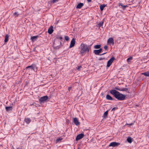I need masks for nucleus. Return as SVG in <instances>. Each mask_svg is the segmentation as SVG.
Masks as SVG:
<instances>
[{
    "instance_id": "nucleus-36",
    "label": "nucleus",
    "mask_w": 149,
    "mask_h": 149,
    "mask_svg": "<svg viewBox=\"0 0 149 149\" xmlns=\"http://www.w3.org/2000/svg\"><path fill=\"white\" fill-rule=\"evenodd\" d=\"M58 0H53L52 1V2L53 3H54L57 1Z\"/></svg>"
},
{
    "instance_id": "nucleus-44",
    "label": "nucleus",
    "mask_w": 149,
    "mask_h": 149,
    "mask_svg": "<svg viewBox=\"0 0 149 149\" xmlns=\"http://www.w3.org/2000/svg\"><path fill=\"white\" fill-rule=\"evenodd\" d=\"M50 76H51V77H52V74H51V75Z\"/></svg>"
},
{
    "instance_id": "nucleus-40",
    "label": "nucleus",
    "mask_w": 149,
    "mask_h": 149,
    "mask_svg": "<svg viewBox=\"0 0 149 149\" xmlns=\"http://www.w3.org/2000/svg\"><path fill=\"white\" fill-rule=\"evenodd\" d=\"M72 87H69V88H68V90L70 91V90L72 88Z\"/></svg>"
},
{
    "instance_id": "nucleus-9",
    "label": "nucleus",
    "mask_w": 149,
    "mask_h": 149,
    "mask_svg": "<svg viewBox=\"0 0 149 149\" xmlns=\"http://www.w3.org/2000/svg\"><path fill=\"white\" fill-rule=\"evenodd\" d=\"M102 50V49L100 48L99 49L94 50L93 52L95 54L99 55V54L101 52Z\"/></svg>"
},
{
    "instance_id": "nucleus-5",
    "label": "nucleus",
    "mask_w": 149,
    "mask_h": 149,
    "mask_svg": "<svg viewBox=\"0 0 149 149\" xmlns=\"http://www.w3.org/2000/svg\"><path fill=\"white\" fill-rule=\"evenodd\" d=\"M115 60V58L114 57H112L107 62V67H109L112 64L113 62Z\"/></svg>"
},
{
    "instance_id": "nucleus-6",
    "label": "nucleus",
    "mask_w": 149,
    "mask_h": 149,
    "mask_svg": "<svg viewBox=\"0 0 149 149\" xmlns=\"http://www.w3.org/2000/svg\"><path fill=\"white\" fill-rule=\"evenodd\" d=\"M84 134L81 133L78 135L75 139L76 141H78L80 139H82L84 136Z\"/></svg>"
},
{
    "instance_id": "nucleus-20",
    "label": "nucleus",
    "mask_w": 149,
    "mask_h": 149,
    "mask_svg": "<svg viewBox=\"0 0 149 149\" xmlns=\"http://www.w3.org/2000/svg\"><path fill=\"white\" fill-rule=\"evenodd\" d=\"M121 91H125L129 93V89L127 88H121Z\"/></svg>"
},
{
    "instance_id": "nucleus-14",
    "label": "nucleus",
    "mask_w": 149,
    "mask_h": 149,
    "mask_svg": "<svg viewBox=\"0 0 149 149\" xmlns=\"http://www.w3.org/2000/svg\"><path fill=\"white\" fill-rule=\"evenodd\" d=\"M39 37L38 36H31V39L33 41L36 40Z\"/></svg>"
},
{
    "instance_id": "nucleus-32",
    "label": "nucleus",
    "mask_w": 149,
    "mask_h": 149,
    "mask_svg": "<svg viewBox=\"0 0 149 149\" xmlns=\"http://www.w3.org/2000/svg\"><path fill=\"white\" fill-rule=\"evenodd\" d=\"M104 48L106 50H108V47L107 45H105L104 46Z\"/></svg>"
},
{
    "instance_id": "nucleus-28",
    "label": "nucleus",
    "mask_w": 149,
    "mask_h": 149,
    "mask_svg": "<svg viewBox=\"0 0 149 149\" xmlns=\"http://www.w3.org/2000/svg\"><path fill=\"white\" fill-rule=\"evenodd\" d=\"M63 139L61 138H59L58 139H57L56 141V143H57L58 142H60Z\"/></svg>"
},
{
    "instance_id": "nucleus-24",
    "label": "nucleus",
    "mask_w": 149,
    "mask_h": 149,
    "mask_svg": "<svg viewBox=\"0 0 149 149\" xmlns=\"http://www.w3.org/2000/svg\"><path fill=\"white\" fill-rule=\"evenodd\" d=\"M141 74L142 75H143L145 76L146 77H149V72H145L142 73H141Z\"/></svg>"
},
{
    "instance_id": "nucleus-42",
    "label": "nucleus",
    "mask_w": 149,
    "mask_h": 149,
    "mask_svg": "<svg viewBox=\"0 0 149 149\" xmlns=\"http://www.w3.org/2000/svg\"><path fill=\"white\" fill-rule=\"evenodd\" d=\"M17 149H24L22 148L21 147H19L17 148Z\"/></svg>"
},
{
    "instance_id": "nucleus-39",
    "label": "nucleus",
    "mask_w": 149,
    "mask_h": 149,
    "mask_svg": "<svg viewBox=\"0 0 149 149\" xmlns=\"http://www.w3.org/2000/svg\"><path fill=\"white\" fill-rule=\"evenodd\" d=\"M107 53V52H105V53L104 52V53H103V54H100V55H104V54H106V53Z\"/></svg>"
},
{
    "instance_id": "nucleus-34",
    "label": "nucleus",
    "mask_w": 149,
    "mask_h": 149,
    "mask_svg": "<svg viewBox=\"0 0 149 149\" xmlns=\"http://www.w3.org/2000/svg\"><path fill=\"white\" fill-rule=\"evenodd\" d=\"M82 68V67L81 66H79L78 67V68H77V70H78V71H80V69Z\"/></svg>"
},
{
    "instance_id": "nucleus-17",
    "label": "nucleus",
    "mask_w": 149,
    "mask_h": 149,
    "mask_svg": "<svg viewBox=\"0 0 149 149\" xmlns=\"http://www.w3.org/2000/svg\"><path fill=\"white\" fill-rule=\"evenodd\" d=\"M106 98L107 100H113V99L109 95L107 94L106 95Z\"/></svg>"
},
{
    "instance_id": "nucleus-27",
    "label": "nucleus",
    "mask_w": 149,
    "mask_h": 149,
    "mask_svg": "<svg viewBox=\"0 0 149 149\" xmlns=\"http://www.w3.org/2000/svg\"><path fill=\"white\" fill-rule=\"evenodd\" d=\"M101 47V45H95L94 46V48L95 49H100Z\"/></svg>"
},
{
    "instance_id": "nucleus-4",
    "label": "nucleus",
    "mask_w": 149,
    "mask_h": 149,
    "mask_svg": "<svg viewBox=\"0 0 149 149\" xmlns=\"http://www.w3.org/2000/svg\"><path fill=\"white\" fill-rule=\"evenodd\" d=\"M48 99V97L47 95H45L43 97H41L39 99V101L40 103L41 104L42 103H44L47 101V100Z\"/></svg>"
},
{
    "instance_id": "nucleus-29",
    "label": "nucleus",
    "mask_w": 149,
    "mask_h": 149,
    "mask_svg": "<svg viewBox=\"0 0 149 149\" xmlns=\"http://www.w3.org/2000/svg\"><path fill=\"white\" fill-rule=\"evenodd\" d=\"M14 16L15 15V17H17L19 15V14L18 12H16L13 14Z\"/></svg>"
},
{
    "instance_id": "nucleus-30",
    "label": "nucleus",
    "mask_w": 149,
    "mask_h": 149,
    "mask_svg": "<svg viewBox=\"0 0 149 149\" xmlns=\"http://www.w3.org/2000/svg\"><path fill=\"white\" fill-rule=\"evenodd\" d=\"M132 59V57H130L128 58L127 60V62H129Z\"/></svg>"
},
{
    "instance_id": "nucleus-10",
    "label": "nucleus",
    "mask_w": 149,
    "mask_h": 149,
    "mask_svg": "<svg viewBox=\"0 0 149 149\" xmlns=\"http://www.w3.org/2000/svg\"><path fill=\"white\" fill-rule=\"evenodd\" d=\"M53 27L52 26H51L48 30V32L49 34H51L53 33Z\"/></svg>"
},
{
    "instance_id": "nucleus-41",
    "label": "nucleus",
    "mask_w": 149,
    "mask_h": 149,
    "mask_svg": "<svg viewBox=\"0 0 149 149\" xmlns=\"http://www.w3.org/2000/svg\"><path fill=\"white\" fill-rule=\"evenodd\" d=\"M87 1L88 2H90L91 1V0H87Z\"/></svg>"
},
{
    "instance_id": "nucleus-2",
    "label": "nucleus",
    "mask_w": 149,
    "mask_h": 149,
    "mask_svg": "<svg viewBox=\"0 0 149 149\" xmlns=\"http://www.w3.org/2000/svg\"><path fill=\"white\" fill-rule=\"evenodd\" d=\"M91 45H88L87 44H84L83 43L81 44L79 48L81 50L80 54H81L83 55L86 52L88 53L89 52L91 48Z\"/></svg>"
},
{
    "instance_id": "nucleus-45",
    "label": "nucleus",
    "mask_w": 149,
    "mask_h": 149,
    "mask_svg": "<svg viewBox=\"0 0 149 149\" xmlns=\"http://www.w3.org/2000/svg\"><path fill=\"white\" fill-rule=\"evenodd\" d=\"M77 149H79V148H77Z\"/></svg>"
},
{
    "instance_id": "nucleus-31",
    "label": "nucleus",
    "mask_w": 149,
    "mask_h": 149,
    "mask_svg": "<svg viewBox=\"0 0 149 149\" xmlns=\"http://www.w3.org/2000/svg\"><path fill=\"white\" fill-rule=\"evenodd\" d=\"M65 40L66 41H68L69 40V38L68 36H65L64 37Z\"/></svg>"
},
{
    "instance_id": "nucleus-12",
    "label": "nucleus",
    "mask_w": 149,
    "mask_h": 149,
    "mask_svg": "<svg viewBox=\"0 0 149 149\" xmlns=\"http://www.w3.org/2000/svg\"><path fill=\"white\" fill-rule=\"evenodd\" d=\"M118 6H121L123 10H124L126 8L128 7V6L127 5H124L122 3H118Z\"/></svg>"
},
{
    "instance_id": "nucleus-22",
    "label": "nucleus",
    "mask_w": 149,
    "mask_h": 149,
    "mask_svg": "<svg viewBox=\"0 0 149 149\" xmlns=\"http://www.w3.org/2000/svg\"><path fill=\"white\" fill-rule=\"evenodd\" d=\"M106 5L104 4H103L102 5H101L100 6V8L101 11H102L104 9V8L106 6Z\"/></svg>"
},
{
    "instance_id": "nucleus-13",
    "label": "nucleus",
    "mask_w": 149,
    "mask_h": 149,
    "mask_svg": "<svg viewBox=\"0 0 149 149\" xmlns=\"http://www.w3.org/2000/svg\"><path fill=\"white\" fill-rule=\"evenodd\" d=\"M74 122L76 125H79V123L77 118L75 117L74 118Z\"/></svg>"
},
{
    "instance_id": "nucleus-18",
    "label": "nucleus",
    "mask_w": 149,
    "mask_h": 149,
    "mask_svg": "<svg viewBox=\"0 0 149 149\" xmlns=\"http://www.w3.org/2000/svg\"><path fill=\"white\" fill-rule=\"evenodd\" d=\"M35 68V66H34L33 65H31L28 66L26 68V69H30L31 70H34V69Z\"/></svg>"
},
{
    "instance_id": "nucleus-43",
    "label": "nucleus",
    "mask_w": 149,
    "mask_h": 149,
    "mask_svg": "<svg viewBox=\"0 0 149 149\" xmlns=\"http://www.w3.org/2000/svg\"><path fill=\"white\" fill-rule=\"evenodd\" d=\"M36 47H34V48H33V51H35V49H36Z\"/></svg>"
},
{
    "instance_id": "nucleus-19",
    "label": "nucleus",
    "mask_w": 149,
    "mask_h": 149,
    "mask_svg": "<svg viewBox=\"0 0 149 149\" xmlns=\"http://www.w3.org/2000/svg\"><path fill=\"white\" fill-rule=\"evenodd\" d=\"M31 120L29 118H26L24 119L25 122L27 124H29L31 122Z\"/></svg>"
},
{
    "instance_id": "nucleus-35",
    "label": "nucleus",
    "mask_w": 149,
    "mask_h": 149,
    "mask_svg": "<svg viewBox=\"0 0 149 149\" xmlns=\"http://www.w3.org/2000/svg\"><path fill=\"white\" fill-rule=\"evenodd\" d=\"M133 123H130V124H128V123H127L125 125H129V126H130L131 125H133Z\"/></svg>"
},
{
    "instance_id": "nucleus-23",
    "label": "nucleus",
    "mask_w": 149,
    "mask_h": 149,
    "mask_svg": "<svg viewBox=\"0 0 149 149\" xmlns=\"http://www.w3.org/2000/svg\"><path fill=\"white\" fill-rule=\"evenodd\" d=\"M109 111V110H107L104 113L103 115L104 118H106L107 117V115L108 114V111Z\"/></svg>"
},
{
    "instance_id": "nucleus-7",
    "label": "nucleus",
    "mask_w": 149,
    "mask_h": 149,
    "mask_svg": "<svg viewBox=\"0 0 149 149\" xmlns=\"http://www.w3.org/2000/svg\"><path fill=\"white\" fill-rule=\"evenodd\" d=\"M120 145V143H117L116 142H111L109 145V146H112L113 147L117 146Z\"/></svg>"
},
{
    "instance_id": "nucleus-8",
    "label": "nucleus",
    "mask_w": 149,
    "mask_h": 149,
    "mask_svg": "<svg viewBox=\"0 0 149 149\" xmlns=\"http://www.w3.org/2000/svg\"><path fill=\"white\" fill-rule=\"evenodd\" d=\"M75 43V40L74 38H73L71 40L70 45L69 46V48H71L72 47H73L74 46Z\"/></svg>"
},
{
    "instance_id": "nucleus-15",
    "label": "nucleus",
    "mask_w": 149,
    "mask_h": 149,
    "mask_svg": "<svg viewBox=\"0 0 149 149\" xmlns=\"http://www.w3.org/2000/svg\"><path fill=\"white\" fill-rule=\"evenodd\" d=\"M84 6L83 3H80L78 4L76 6L77 8L80 9Z\"/></svg>"
},
{
    "instance_id": "nucleus-25",
    "label": "nucleus",
    "mask_w": 149,
    "mask_h": 149,
    "mask_svg": "<svg viewBox=\"0 0 149 149\" xmlns=\"http://www.w3.org/2000/svg\"><path fill=\"white\" fill-rule=\"evenodd\" d=\"M8 38H9V36L8 34H6L5 37V39L4 40V42H7L8 40Z\"/></svg>"
},
{
    "instance_id": "nucleus-26",
    "label": "nucleus",
    "mask_w": 149,
    "mask_h": 149,
    "mask_svg": "<svg viewBox=\"0 0 149 149\" xmlns=\"http://www.w3.org/2000/svg\"><path fill=\"white\" fill-rule=\"evenodd\" d=\"M127 140L128 143H131L132 141V138L131 137H129L127 139Z\"/></svg>"
},
{
    "instance_id": "nucleus-21",
    "label": "nucleus",
    "mask_w": 149,
    "mask_h": 149,
    "mask_svg": "<svg viewBox=\"0 0 149 149\" xmlns=\"http://www.w3.org/2000/svg\"><path fill=\"white\" fill-rule=\"evenodd\" d=\"M5 108L6 111H11L12 109V107L11 106L6 107Z\"/></svg>"
},
{
    "instance_id": "nucleus-11",
    "label": "nucleus",
    "mask_w": 149,
    "mask_h": 149,
    "mask_svg": "<svg viewBox=\"0 0 149 149\" xmlns=\"http://www.w3.org/2000/svg\"><path fill=\"white\" fill-rule=\"evenodd\" d=\"M107 43H108L112 44L113 45L114 44V42L113 38H109L107 40Z\"/></svg>"
},
{
    "instance_id": "nucleus-1",
    "label": "nucleus",
    "mask_w": 149,
    "mask_h": 149,
    "mask_svg": "<svg viewBox=\"0 0 149 149\" xmlns=\"http://www.w3.org/2000/svg\"><path fill=\"white\" fill-rule=\"evenodd\" d=\"M120 88H119L117 87L114 88V89L110 91V93L112 94L114 97L118 100H123L125 98L126 96L120 93L116 90L121 91Z\"/></svg>"
},
{
    "instance_id": "nucleus-33",
    "label": "nucleus",
    "mask_w": 149,
    "mask_h": 149,
    "mask_svg": "<svg viewBox=\"0 0 149 149\" xmlns=\"http://www.w3.org/2000/svg\"><path fill=\"white\" fill-rule=\"evenodd\" d=\"M118 109V107H113L111 110V111H114L115 110V109Z\"/></svg>"
},
{
    "instance_id": "nucleus-37",
    "label": "nucleus",
    "mask_w": 149,
    "mask_h": 149,
    "mask_svg": "<svg viewBox=\"0 0 149 149\" xmlns=\"http://www.w3.org/2000/svg\"><path fill=\"white\" fill-rule=\"evenodd\" d=\"M104 59H105V58H100L99 59V60L100 61H101V60H104Z\"/></svg>"
},
{
    "instance_id": "nucleus-16",
    "label": "nucleus",
    "mask_w": 149,
    "mask_h": 149,
    "mask_svg": "<svg viewBox=\"0 0 149 149\" xmlns=\"http://www.w3.org/2000/svg\"><path fill=\"white\" fill-rule=\"evenodd\" d=\"M104 19H103L102 21L100 22H99V23L97 25V26L98 27H101V26H103V23H104Z\"/></svg>"
},
{
    "instance_id": "nucleus-38",
    "label": "nucleus",
    "mask_w": 149,
    "mask_h": 149,
    "mask_svg": "<svg viewBox=\"0 0 149 149\" xmlns=\"http://www.w3.org/2000/svg\"><path fill=\"white\" fill-rule=\"evenodd\" d=\"M107 53V52H105V53L104 52V53H103V54H100V55H104V54H106V53Z\"/></svg>"
},
{
    "instance_id": "nucleus-46",
    "label": "nucleus",
    "mask_w": 149,
    "mask_h": 149,
    "mask_svg": "<svg viewBox=\"0 0 149 149\" xmlns=\"http://www.w3.org/2000/svg\"><path fill=\"white\" fill-rule=\"evenodd\" d=\"M127 85H126L125 87H127Z\"/></svg>"
},
{
    "instance_id": "nucleus-3",
    "label": "nucleus",
    "mask_w": 149,
    "mask_h": 149,
    "mask_svg": "<svg viewBox=\"0 0 149 149\" xmlns=\"http://www.w3.org/2000/svg\"><path fill=\"white\" fill-rule=\"evenodd\" d=\"M59 39H62V37L61 36H58L56 37L55 39L53 45V47L55 49H58L60 48V45L61 44V42L58 40Z\"/></svg>"
}]
</instances>
